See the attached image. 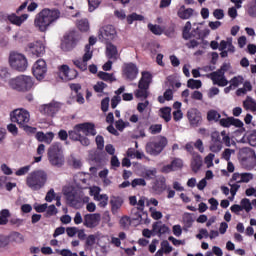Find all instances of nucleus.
<instances>
[{"label":"nucleus","mask_w":256,"mask_h":256,"mask_svg":"<svg viewBox=\"0 0 256 256\" xmlns=\"http://www.w3.org/2000/svg\"><path fill=\"white\" fill-rule=\"evenodd\" d=\"M111 205H112V212L117 213L119 209H121V206L123 205V200L119 198H114L111 200Z\"/></svg>","instance_id":"obj_39"},{"label":"nucleus","mask_w":256,"mask_h":256,"mask_svg":"<svg viewBox=\"0 0 256 256\" xmlns=\"http://www.w3.org/2000/svg\"><path fill=\"white\" fill-rule=\"evenodd\" d=\"M232 121L233 117L221 118L219 120V125H221V127L229 128L232 126Z\"/></svg>","instance_id":"obj_47"},{"label":"nucleus","mask_w":256,"mask_h":256,"mask_svg":"<svg viewBox=\"0 0 256 256\" xmlns=\"http://www.w3.org/2000/svg\"><path fill=\"white\" fill-rule=\"evenodd\" d=\"M79 189L71 185H66L63 188V195L66 197L67 201L72 205H75L76 201H79Z\"/></svg>","instance_id":"obj_13"},{"label":"nucleus","mask_w":256,"mask_h":256,"mask_svg":"<svg viewBox=\"0 0 256 256\" xmlns=\"http://www.w3.org/2000/svg\"><path fill=\"white\" fill-rule=\"evenodd\" d=\"M95 135H97V130L95 124L91 122L78 124L69 132V138L72 141H79L84 147L91 145V140L87 137H95Z\"/></svg>","instance_id":"obj_1"},{"label":"nucleus","mask_w":256,"mask_h":256,"mask_svg":"<svg viewBox=\"0 0 256 256\" xmlns=\"http://www.w3.org/2000/svg\"><path fill=\"white\" fill-rule=\"evenodd\" d=\"M117 37V30L113 25H106L100 29L99 39H105V41H113Z\"/></svg>","instance_id":"obj_19"},{"label":"nucleus","mask_w":256,"mask_h":256,"mask_svg":"<svg viewBox=\"0 0 256 256\" xmlns=\"http://www.w3.org/2000/svg\"><path fill=\"white\" fill-rule=\"evenodd\" d=\"M47 183V172L44 170H36L31 172L26 178V185L32 191H39L45 187Z\"/></svg>","instance_id":"obj_4"},{"label":"nucleus","mask_w":256,"mask_h":256,"mask_svg":"<svg viewBox=\"0 0 256 256\" xmlns=\"http://www.w3.org/2000/svg\"><path fill=\"white\" fill-rule=\"evenodd\" d=\"M230 186V193L232 195V199H235V196L237 195V191L241 188V185L237 184L236 182H229Z\"/></svg>","instance_id":"obj_44"},{"label":"nucleus","mask_w":256,"mask_h":256,"mask_svg":"<svg viewBox=\"0 0 256 256\" xmlns=\"http://www.w3.org/2000/svg\"><path fill=\"white\" fill-rule=\"evenodd\" d=\"M103 3V0H88V10L90 13H93L95 9H99V5Z\"/></svg>","instance_id":"obj_38"},{"label":"nucleus","mask_w":256,"mask_h":256,"mask_svg":"<svg viewBox=\"0 0 256 256\" xmlns=\"http://www.w3.org/2000/svg\"><path fill=\"white\" fill-rule=\"evenodd\" d=\"M56 253H58V255H61V256H79L77 255V253H73L69 249H62V250L57 249Z\"/></svg>","instance_id":"obj_57"},{"label":"nucleus","mask_w":256,"mask_h":256,"mask_svg":"<svg viewBox=\"0 0 256 256\" xmlns=\"http://www.w3.org/2000/svg\"><path fill=\"white\" fill-rule=\"evenodd\" d=\"M91 59H93V51L89 46H85L82 58L74 59L73 64L80 69V71H87V65Z\"/></svg>","instance_id":"obj_9"},{"label":"nucleus","mask_w":256,"mask_h":256,"mask_svg":"<svg viewBox=\"0 0 256 256\" xmlns=\"http://www.w3.org/2000/svg\"><path fill=\"white\" fill-rule=\"evenodd\" d=\"M201 165H203V160H201V156H195L191 162L192 170L197 173V171L201 169Z\"/></svg>","instance_id":"obj_33"},{"label":"nucleus","mask_w":256,"mask_h":256,"mask_svg":"<svg viewBox=\"0 0 256 256\" xmlns=\"http://www.w3.org/2000/svg\"><path fill=\"white\" fill-rule=\"evenodd\" d=\"M172 233L175 235V237H181L183 235V228H181V225L177 224L172 227Z\"/></svg>","instance_id":"obj_56"},{"label":"nucleus","mask_w":256,"mask_h":256,"mask_svg":"<svg viewBox=\"0 0 256 256\" xmlns=\"http://www.w3.org/2000/svg\"><path fill=\"white\" fill-rule=\"evenodd\" d=\"M215 159V154L209 153L205 158H204V163L207 166L208 169L210 167H213V160Z\"/></svg>","instance_id":"obj_51"},{"label":"nucleus","mask_w":256,"mask_h":256,"mask_svg":"<svg viewBox=\"0 0 256 256\" xmlns=\"http://www.w3.org/2000/svg\"><path fill=\"white\" fill-rule=\"evenodd\" d=\"M77 75V70H73L67 65H62L59 67V76L63 81H72V79H75Z\"/></svg>","instance_id":"obj_20"},{"label":"nucleus","mask_w":256,"mask_h":256,"mask_svg":"<svg viewBox=\"0 0 256 256\" xmlns=\"http://www.w3.org/2000/svg\"><path fill=\"white\" fill-rule=\"evenodd\" d=\"M32 72L38 81H43L47 75V62L43 59L37 60L32 67Z\"/></svg>","instance_id":"obj_10"},{"label":"nucleus","mask_w":256,"mask_h":256,"mask_svg":"<svg viewBox=\"0 0 256 256\" xmlns=\"http://www.w3.org/2000/svg\"><path fill=\"white\" fill-rule=\"evenodd\" d=\"M59 109H61V104L59 102H51L40 107V113L42 115H47L48 117H53Z\"/></svg>","instance_id":"obj_21"},{"label":"nucleus","mask_w":256,"mask_h":256,"mask_svg":"<svg viewBox=\"0 0 256 256\" xmlns=\"http://www.w3.org/2000/svg\"><path fill=\"white\" fill-rule=\"evenodd\" d=\"M61 17V12L59 10L43 9L38 14H36L34 19V27L45 33L53 23H56L57 20Z\"/></svg>","instance_id":"obj_2"},{"label":"nucleus","mask_w":256,"mask_h":256,"mask_svg":"<svg viewBox=\"0 0 256 256\" xmlns=\"http://www.w3.org/2000/svg\"><path fill=\"white\" fill-rule=\"evenodd\" d=\"M30 170H31V166H24L18 169L15 175H17V177H22L23 175H27V173H29Z\"/></svg>","instance_id":"obj_55"},{"label":"nucleus","mask_w":256,"mask_h":256,"mask_svg":"<svg viewBox=\"0 0 256 256\" xmlns=\"http://www.w3.org/2000/svg\"><path fill=\"white\" fill-rule=\"evenodd\" d=\"M243 81H245L243 76H236L230 80V87H234L235 89L236 87H239V85L243 84Z\"/></svg>","instance_id":"obj_41"},{"label":"nucleus","mask_w":256,"mask_h":256,"mask_svg":"<svg viewBox=\"0 0 256 256\" xmlns=\"http://www.w3.org/2000/svg\"><path fill=\"white\" fill-rule=\"evenodd\" d=\"M187 119L191 127H199L203 118L201 117V112L196 108H190L187 111Z\"/></svg>","instance_id":"obj_15"},{"label":"nucleus","mask_w":256,"mask_h":256,"mask_svg":"<svg viewBox=\"0 0 256 256\" xmlns=\"http://www.w3.org/2000/svg\"><path fill=\"white\" fill-rule=\"evenodd\" d=\"M208 79H211L213 85H218V87H227L229 81L221 71H214L207 75Z\"/></svg>","instance_id":"obj_14"},{"label":"nucleus","mask_w":256,"mask_h":256,"mask_svg":"<svg viewBox=\"0 0 256 256\" xmlns=\"http://www.w3.org/2000/svg\"><path fill=\"white\" fill-rule=\"evenodd\" d=\"M160 117L164 119L166 123H169V121H171V108L170 107L161 108Z\"/></svg>","instance_id":"obj_34"},{"label":"nucleus","mask_w":256,"mask_h":256,"mask_svg":"<svg viewBox=\"0 0 256 256\" xmlns=\"http://www.w3.org/2000/svg\"><path fill=\"white\" fill-rule=\"evenodd\" d=\"M95 201H99V207H107V203L109 202V196H107V194H101L95 199Z\"/></svg>","instance_id":"obj_45"},{"label":"nucleus","mask_w":256,"mask_h":256,"mask_svg":"<svg viewBox=\"0 0 256 256\" xmlns=\"http://www.w3.org/2000/svg\"><path fill=\"white\" fill-rule=\"evenodd\" d=\"M27 19H29V14H22L21 16L11 14L8 16L10 23L17 25L18 27H21V25H23Z\"/></svg>","instance_id":"obj_26"},{"label":"nucleus","mask_w":256,"mask_h":256,"mask_svg":"<svg viewBox=\"0 0 256 256\" xmlns=\"http://www.w3.org/2000/svg\"><path fill=\"white\" fill-rule=\"evenodd\" d=\"M8 238H9V243H10V241H14L15 243H23V241H25V238L19 232H12L8 236Z\"/></svg>","instance_id":"obj_36"},{"label":"nucleus","mask_w":256,"mask_h":256,"mask_svg":"<svg viewBox=\"0 0 256 256\" xmlns=\"http://www.w3.org/2000/svg\"><path fill=\"white\" fill-rule=\"evenodd\" d=\"M12 123H17L21 129H24L26 133H35L36 128L29 126V121H31V114L29 111L21 108L14 110L11 114Z\"/></svg>","instance_id":"obj_3"},{"label":"nucleus","mask_w":256,"mask_h":256,"mask_svg":"<svg viewBox=\"0 0 256 256\" xmlns=\"http://www.w3.org/2000/svg\"><path fill=\"white\" fill-rule=\"evenodd\" d=\"M84 227L88 229H95L101 223V214L94 213V214H86L84 216Z\"/></svg>","instance_id":"obj_18"},{"label":"nucleus","mask_w":256,"mask_h":256,"mask_svg":"<svg viewBox=\"0 0 256 256\" xmlns=\"http://www.w3.org/2000/svg\"><path fill=\"white\" fill-rule=\"evenodd\" d=\"M35 137L40 143H47V145H51L53 139L55 138V134H53V132H48L46 134L43 132H38L36 133Z\"/></svg>","instance_id":"obj_25"},{"label":"nucleus","mask_w":256,"mask_h":256,"mask_svg":"<svg viewBox=\"0 0 256 256\" xmlns=\"http://www.w3.org/2000/svg\"><path fill=\"white\" fill-rule=\"evenodd\" d=\"M208 203L210 204V211H217V209L219 207V201H217V199L210 198L208 200Z\"/></svg>","instance_id":"obj_60"},{"label":"nucleus","mask_w":256,"mask_h":256,"mask_svg":"<svg viewBox=\"0 0 256 256\" xmlns=\"http://www.w3.org/2000/svg\"><path fill=\"white\" fill-rule=\"evenodd\" d=\"M182 221L186 229H190V227H193V223H195V219H193V216L190 213H184Z\"/></svg>","instance_id":"obj_31"},{"label":"nucleus","mask_w":256,"mask_h":256,"mask_svg":"<svg viewBox=\"0 0 256 256\" xmlns=\"http://www.w3.org/2000/svg\"><path fill=\"white\" fill-rule=\"evenodd\" d=\"M151 81H153V75L149 72H142V77L138 83V89H149Z\"/></svg>","instance_id":"obj_24"},{"label":"nucleus","mask_w":256,"mask_h":256,"mask_svg":"<svg viewBox=\"0 0 256 256\" xmlns=\"http://www.w3.org/2000/svg\"><path fill=\"white\" fill-rule=\"evenodd\" d=\"M162 129H163V125H161V124H152L149 127L148 131H149V133H151V135H157L162 131Z\"/></svg>","instance_id":"obj_46"},{"label":"nucleus","mask_w":256,"mask_h":256,"mask_svg":"<svg viewBox=\"0 0 256 256\" xmlns=\"http://www.w3.org/2000/svg\"><path fill=\"white\" fill-rule=\"evenodd\" d=\"M152 227L153 234L158 235L159 237H161V235H165V233H169V227L161 222L154 223Z\"/></svg>","instance_id":"obj_28"},{"label":"nucleus","mask_w":256,"mask_h":256,"mask_svg":"<svg viewBox=\"0 0 256 256\" xmlns=\"http://www.w3.org/2000/svg\"><path fill=\"white\" fill-rule=\"evenodd\" d=\"M243 107L249 111H256V101L253 97L247 96L245 101L243 102Z\"/></svg>","instance_id":"obj_29"},{"label":"nucleus","mask_w":256,"mask_h":256,"mask_svg":"<svg viewBox=\"0 0 256 256\" xmlns=\"http://www.w3.org/2000/svg\"><path fill=\"white\" fill-rule=\"evenodd\" d=\"M9 65L12 69L16 71H27V67H29V63L27 62V57L25 55L18 52H11L9 55Z\"/></svg>","instance_id":"obj_7"},{"label":"nucleus","mask_w":256,"mask_h":256,"mask_svg":"<svg viewBox=\"0 0 256 256\" xmlns=\"http://www.w3.org/2000/svg\"><path fill=\"white\" fill-rule=\"evenodd\" d=\"M240 207L242 211H246V213H249L253 209V202H251L249 198H244L240 201Z\"/></svg>","instance_id":"obj_32"},{"label":"nucleus","mask_w":256,"mask_h":256,"mask_svg":"<svg viewBox=\"0 0 256 256\" xmlns=\"http://www.w3.org/2000/svg\"><path fill=\"white\" fill-rule=\"evenodd\" d=\"M106 56L108 57V59H111L112 61H117V59H119L120 57L119 50H117V46H115L112 43H108L106 45Z\"/></svg>","instance_id":"obj_23"},{"label":"nucleus","mask_w":256,"mask_h":256,"mask_svg":"<svg viewBox=\"0 0 256 256\" xmlns=\"http://www.w3.org/2000/svg\"><path fill=\"white\" fill-rule=\"evenodd\" d=\"M161 249L164 253L169 254L173 251V247L169 244V241L164 240L161 242Z\"/></svg>","instance_id":"obj_50"},{"label":"nucleus","mask_w":256,"mask_h":256,"mask_svg":"<svg viewBox=\"0 0 256 256\" xmlns=\"http://www.w3.org/2000/svg\"><path fill=\"white\" fill-rule=\"evenodd\" d=\"M201 86V80L189 79L187 82V87H189V89H201Z\"/></svg>","instance_id":"obj_42"},{"label":"nucleus","mask_w":256,"mask_h":256,"mask_svg":"<svg viewBox=\"0 0 256 256\" xmlns=\"http://www.w3.org/2000/svg\"><path fill=\"white\" fill-rule=\"evenodd\" d=\"M143 19H144L143 15L132 13L127 16V23H129V25H132L133 21H143Z\"/></svg>","instance_id":"obj_43"},{"label":"nucleus","mask_w":256,"mask_h":256,"mask_svg":"<svg viewBox=\"0 0 256 256\" xmlns=\"http://www.w3.org/2000/svg\"><path fill=\"white\" fill-rule=\"evenodd\" d=\"M77 43H79V40L77 37H75L74 33H70L66 36H64V39L61 43V49L62 51H73L75 47H77Z\"/></svg>","instance_id":"obj_12"},{"label":"nucleus","mask_w":256,"mask_h":256,"mask_svg":"<svg viewBox=\"0 0 256 256\" xmlns=\"http://www.w3.org/2000/svg\"><path fill=\"white\" fill-rule=\"evenodd\" d=\"M43 153H45V144H40L37 148V157L34 158L35 163H41V160L43 159Z\"/></svg>","instance_id":"obj_40"},{"label":"nucleus","mask_w":256,"mask_h":256,"mask_svg":"<svg viewBox=\"0 0 256 256\" xmlns=\"http://www.w3.org/2000/svg\"><path fill=\"white\" fill-rule=\"evenodd\" d=\"M221 119V114L217 110H209L207 112V121L217 123Z\"/></svg>","instance_id":"obj_30"},{"label":"nucleus","mask_w":256,"mask_h":256,"mask_svg":"<svg viewBox=\"0 0 256 256\" xmlns=\"http://www.w3.org/2000/svg\"><path fill=\"white\" fill-rule=\"evenodd\" d=\"M191 31V22H186L184 29H183V37L184 39H189V37H191V35L189 34V32Z\"/></svg>","instance_id":"obj_58"},{"label":"nucleus","mask_w":256,"mask_h":256,"mask_svg":"<svg viewBox=\"0 0 256 256\" xmlns=\"http://www.w3.org/2000/svg\"><path fill=\"white\" fill-rule=\"evenodd\" d=\"M76 25L79 31H83V32L89 31V20H87V18L78 20Z\"/></svg>","instance_id":"obj_35"},{"label":"nucleus","mask_w":256,"mask_h":256,"mask_svg":"<svg viewBox=\"0 0 256 256\" xmlns=\"http://www.w3.org/2000/svg\"><path fill=\"white\" fill-rule=\"evenodd\" d=\"M209 149L212 153H220L221 149H223V141L219 132L215 131L211 134Z\"/></svg>","instance_id":"obj_16"},{"label":"nucleus","mask_w":256,"mask_h":256,"mask_svg":"<svg viewBox=\"0 0 256 256\" xmlns=\"http://www.w3.org/2000/svg\"><path fill=\"white\" fill-rule=\"evenodd\" d=\"M89 193L92 197H94V200H96L97 197L101 195V188H99L98 186L91 187Z\"/></svg>","instance_id":"obj_54"},{"label":"nucleus","mask_w":256,"mask_h":256,"mask_svg":"<svg viewBox=\"0 0 256 256\" xmlns=\"http://www.w3.org/2000/svg\"><path fill=\"white\" fill-rule=\"evenodd\" d=\"M148 28L151 30V32L154 35H162L163 34V29L159 25L149 24Z\"/></svg>","instance_id":"obj_52"},{"label":"nucleus","mask_w":256,"mask_h":256,"mask_svg":"<svg viewBox=\"0 0 256 256\" xmlns=\"http://www.w3.org/2000/svg\"><path fill=\"white\" fill-rule=\"evenodd\" d=\"M213 15L215 19L221 20L225 17V12L223 11V9H215Z\"/></svg>","instance_id":"obj_64"},{"label":"nucleus","mask_w":256,"mask_h":256,"mask_svg":"<svg viewBox=\"0 0 256 256\" xmlns=\"http://www.w3.org/2000/svg\"><path fill=\"white\" fill-rule=\"evenodd\" d=\"M233 153H235V150L226 148L222 152V159L229 162L231 160V155H233Z\"/></svg>","instance_id":"obj_53"},{"label":"nucleus","mask_w":256,"mask_h":256,"mask_svg":"<svg viewBox=\"0 0 256 256\" xmlns=\"http://www.w3.org/2000/svg\"><path fill=\"white\" fill-rule=\"evenodd\" d=\"M253 175L251 173H239L236 172L232 175V178L230 179L231 183H249V181H252Z\"/></svg>","instance_id":"obj_22"},{"label":"nucleus","mask_w":256,"mask_h":256,"mask_svg":"<svg viewBox=\"0 0 256 256\" xmlns=\"http://www.w3.org/2000/svg\"><path fill=\"white\" fill-rule=\"evenodd\" d=\"M73 6L66 7L65 15L66 17H78L79 12H73Z\"/></svg>","instance_id":"obj_62"},{"label":"nucleus","mask_w":256,"mask_h":256,"mask_svg":"<svg viewBox=\"0 0 256 256\" xmlns=\"http://www.w3.org/2000/svg\"><path fill=\"white\" fill-rule=\"evenodd\" d=\"M171 165L174 171H179V169L183 167V160H181L180 158H175L174 160H172Z\"/></svg>","instance_id":"obj_49"},{"label":"nucleus","mask_w":256,"mask_h":256,"mask_svg":"<svg viewBox=\"0 0 256 256\" xmlns=\"http://www.w3.org/2000/svg\"><path fill=\"white\" fill-rule=\"evenodd\" d=\"M26 51L35 57L45 55V45L41 41L31 42L27 45Z\"/></svg>","instance_id":"obj_17"},{"label":"nucleus","mask_w":256,"mask_h":256,"mask_svg":"<svg viewBox=\"0 0 256 256\" xmlns=\"http://www.w3.org/2000/svg\"><path fill=\"white\" fill-rule=\"evenodd\" d=\"M8 85L11 87V89L25 92L31 91V89H33V86L35 85V82L33 81V78H31V76L20 75L16 78L10 79L8 81Z\"/></svg>","instance_id":"obj_6"},{"label":"nucleus","mask_w":256,"mask_h":256,"mask_svg":"<svg viewBox=\"0 0 256 256\" xmlns=\"http://www.w3.org/2000/svg\"><path fill=\"white\" fill-rule=\"evenodd\" d=\"M48 161L52 167H62L65 165V155L63 154V146L56 142L48 149Z\"/></svg>","instance_id":"obj_5"},{"label":"nucleus","mask_w":256,"mask_h":256,"mask_svg":"<svg viewBox=\"0 0 256 256\" xmlns=\"http://www.w3.org/2000/svg\"><path fill=\"white\" fill-rule=\"evenodd\" d=\"M167 139L163 136L158 137L155 141L146 144V152L149 155L157 156L167 147Z\"/></svg>","instance_id":"obj_8"},{"label":"nucleus","mask_w":256,"mask_h":256,"mask_svg":"<svg viewBox=\"0 0 256 256\" xmlns=\"http://www.w3.org/2000/svg\"><path fill=\"white\" fill-rule=\"evenodd\" d=\"M193 13H195V10L193 8H185V5H182L177 12V15L180 19H191L193 17Z\"/></svg>","instance_id":"obj_27"},{"label":"nucleus","mask_w":256,"mask_h":256,"mask_svg":"<svg viewBox=\"0 0 256 256\" xmlns=\"http://www.w3.org/2000/svg\"><path fill=\"white\" fill-rule=\"evenodd\" d=\"M122 75L128 81H135V79H137V75H139V68H137V65L133 63H126L122 67Z\"/></svg>","instance_id":"obj_11"},{"label":"nucleus","mask_w":256,"mask_h":256,"mask_svg":"<svg viewBox=\"0 0 256 256\" xmlns=\"http://www.w3.org/2000/svg\"><path fill=\"white\" fill-rule=\"evenodd\" d=\"M98 77L99 79H102V81H107L108 83H113V81H117L113 74H109L107 72H99Z\"/></svg>","instance_id":"obj_37"},{"label":"nucleus","mask_w":256,"mask_h":256,"mask_svg":"<svg viewBox=\"0 0 256 256\" xmlns=\"http://www.w3.org/2000/svg\"><path fill=\"white\" fill-rule=\"evenodd\" d=\"M145 185H147V182L143 178H136L131 182L133 189H135V187H145Z\"/></svg>","instance_id":"obj_48"},{"label":"nucleus","mask_w":256,"mask_h":256,"mask_svg":"<svg viewBox=\"0 0 256 256\" xmlns=\"http://www.w3.org/2000/svg\"><path fill=\"white\" fill-rule=\"evenodd\" d=\"M109 101V97H106L101 101V109L104 113H107V111H109Z\"/></svg>","instance_id":"obj_63"},{"label":"nucleus","mask_w":256,"mask_h":256,"mask_svg":"<svg viewBox=\"0 0 256 256\" xmlns=\"http://www.w3.org/2000/svg\"><path fill=\"white\" fill-rule=\"evenodd\" d=\"M150 212H151V217L154 218L156 221L159 219H163V213H161L160 211H157L154 208H150Z\"/></svg>","instance_id":"obj_61"},{"label":"nucleus","mask_w":256,"mask_h":256,"mask_svg":"<svg viewBox=\"0 0 256 256\" xmlns=\"http://www.w3.org/2000/svg\"><path fill=\"white\" fill-rule=\"evenodd\" d=\"M135 97H137L138 99L146 98L147 97V88H139L138 90H136Z\"/></svg>","instance_id":"obj_59"}]
</instances>
